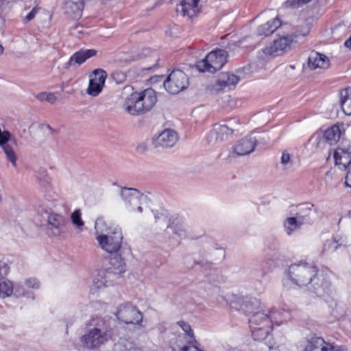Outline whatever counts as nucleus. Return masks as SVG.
Here are the masks:
<instances>
[{"label": "nucleus", "instance_id": "f257e3e1", "mask_svg": "<svg viewBox=\"0 0 351 351\" xmlns=\"http://www.w3.org/2000/svg\"><path fill=\"white\" fill-rule=\"evenodd\" d=\"M227 58L228 52L226 50H214L210 52L205 58L198 61L196 68L200 72L215 73L225 64Z\"/></svg>", "mask_w": 351, "mask_h": 351}, {"label": "nucleus", "instance_id": "f03ea898", "mask_svg": "<svg viewBox=\"0 0 351 351\" xmlns=\"http://www.w3.org/2000/svg\"><path fill=\"white\" fill-rule=\"evenodd\" d=\"M317 269L312 265L300 262L289 267V275L293 282L300 286L306 285L317 275Z\"/></svg>", "mask_w": 351, "mask_h": 351}, {"label": "nucleus", "instance_id": "7ed1b4c3", "mask_svg": "<svg viewBox=\"0 0 351 351\" xmlns=\"http://www.w3.org/2000/svg\"><path fill=\"white\" fill-rule=\"evenodd\" d=\"M295 41L291 34L278 35V37L270 45L263 49L262 58L269 59L282 55L291 49Z\"/></svg>", "mask_w": 351, "mask_h": 351}, {"label": "nucleus", "instance_id": "20e7f679", "mask_svg": "<svg viewBox=\"0 0 351 351\" xmlns=\"http://www.w3.org/2000/svg\"><path fill=\"white\" fill-rule=\"evenodd\" d=\"M101 224L97 222L95 223L96 232L98 234L97 240L103 250L108 253L117 252L121 245L122 235L119 231H112L107 234H99V228Z\"/></svg>", "mask_w": 351, "mask_h": 351}, {"label": "nucleus", "instance_id": "39448f33", "mask_svg": "<svg viewBox=\"0 0 351 351\" xmlns=\"http://www.w3.org/2000/svg\"><path fill=\"white\" fill-rule=\"evenodd\" d=\"M110 337V330H104L100 328H93L81 337V341L83 347L93 350L106 343Z\"/></svg>", "mask_w": 351, "mask_h": 351}, {"label": "nucleus", "instance_id": "423d86ee", "mask_svg": "<svg viewBox=\"0 0 351 351\" xmlns=\"http://www.w3.org/2000/svg\"><path fill=\"white\" fill-rule=\"evenodd\" d=\"M189 78L181 70H174L164 82L165 90L171 94H177L189 86Z\"/></svg>", "mask_w": 351, "mask_h": 351}, {"label": "nucleus", "instance_id": "0eeeda50", "mask_svg": "<svg viewBox=\"0 0 351 351\" xmlns=\"http://www.w3.org/2000/svg\"><path fill=\"white\" fill-rule=\"evenodd\" d=\"M117 318L125 324H138L143 320L142 313L130 304H121L115 313Z\"/></svg>", "mask_w": 351, "mask_h": 351}, {"label": "nucleus", "instance_id": "6e6552de", "mask_svg": "<svg viewBox=\"0 0 351 351\" xmlns=\"http://www.w3.org/2000/svg\"><path fill=\"white\" fill-rule=\"evenodd\" d=\"M86 94L91 97L98 96L102 91L107 77L106 72L101 69H95L89 75Z\"/></svg>", "mask_w": 351, "mask_h": 351}, {"label": "nucleus", "instance_id": "1a4fd4ad", "mask_svg": "<svg viewBox=\"0 0 351 351\" xmlns=\"http://www.w3.org/2000/svg\"><path fill=\"white\" fill-rule=\"evenodd\" d=\"M260 302L254 300V301L246 302L243 305V309L248 314H252L249 322L253 320L256 321L258 328H263L265 323L269 322L271 325V320L267 317L265 311L259 310Z\"/></svg>", "mask_w": 351, "mask_h": 351}, {"label": "nucleus", "instance_id": "9d476101", "mask_svg": "<svg viewBox=\"0 0 351 351\" xmlns=\"http://www.w3.org/2000/svg\"><path fill=\"white\" fill-rule=\"evenodd\" d=\"M200 0H181L177 5L176 12L182 17L192 20L200 13Z\"/></svg>", "mask_w": 351, "mask_h": 351}, {"label": "nucleus", "instance_id": "9b49d317", "mask_svg": "<svg viewBox=\"0 0 351 351\" xmlns=\"http://www.w3.org/2000/svg\"><path fill=\"white\" fill-rule=\"evenodd\" d=\"M84 8V0H65L63 5V14L71 21H77L82 16Z\"/></svg>", "mask_w": 351, "mask_h": 351}, {"label": "nucleus", "instance_id": "f8f14e48", "mask_svg": "<svg viewBox=\"0 0 351 351\" xmlns=\"http://www.w3.org/2000/svg\"><path fill=\"white\" fill-rule=\"evenodd\" d=\"M304 351H347V349L344 346L326 342L322 337H314L307 341Z\"/></svg>", "mask_w": 351, "mask_h": 351}, {"label": "nucleus", "instance_id": "ddd939ff", "mask_svg": "<svg viewBox=\"0 0 351 351\" xmlns=\"http://www.w3.org/2000/svg\"><path fill=\"white\" fill-rule=\"evenodd\" d=\"M333 157L335 166L342 171L351 166V146L341 145L337 147L334 152Z\"/></svg>", "mask_w": 351, "mask_h": 351}, {"label": "nucleus", "instance_id": "4468645a", "mask_svg": "<svg viewBox=\"0 0 351 351\" xmlns=\"http://www.w3.org/2000/svg\"><path fill=\"white\" fill-rule=\"evenodd\" d=\"M329 66L330 60L326 55L312 51L308 55L306 64L304 66V68L313 71L316 69L325 70Z\"/></svg>", "mask_w": 351, "mask_h": 351}, {"label": "nucleus", "instance_id": "2eb2a0df", "mask_svg": "<svg viewBox=\"0 0 351 351\" xmlns=\"http://www.w3.org/2000/svg\"><path fill=\"white\" fill-rule=\"evenodd\" d=\"M143 114L150 110L157 101V96L152 88H147L143 91L136 92Z\"/></svg>", "mask_w": 351, "mask_h": 351}, {"label": "nucleus", "instance_id": "dca6fc26", "mask_svg": "<svg viewBox=\"0 0 351 351\" xmlns=\"http://www.w3.org/2000/svg\"><path fill=\"white\" fill-rule=\"evenodd\" d=\"M64 226V219L62 216L51 213L48 216L47 231L50 235L58 237L63 232L62 228Z\"/></svg>", "mask_w": 351, "mask_h": 351}, {"label": "nucleus", "instance_id": "f3484780", "mask_svg": "<svg viewBox=\"0 0 351 351\" xmlns=\"http://www.w3.org/2000/svg\"><path fill=\"white\" fill-rule=\"evenodd\" d=\"M178 141L177 134L171 130H165L153 139L156 147H172Z\"/></svg>", "mask_w": 351, "mask_h": 351}, {"label": "nucleus", "instance_id": "a211bd4d", "mask_svg": "<svg viewBox=\"0 0 351 351\" xmlns=\"http://www.w3.org/2000/svg\"><path fill=\"white\" fill-rule=\"evenodd\" d=\"M97 51L95 49L80 50L73 53L69 61L65 64L64 68L69 69L73 65H81L86 60L97 55Z\"/></svg>", "mask_w": 351, "mask_h": 351}, {"label": "nucleus", "instance_id": "6ab92c4d", "mask_svg": "<svg viewBox=\"0 0 351 351\" xmlns=\"http://www.w3.org/2000/svg\"><path fill=\"white\" fill-rule=\"evenodd\" d=\"M239 81V77L230 73H222L220 74L217 82L213 86L212 91L217 92L225 87L235 86Z\"/></svg>", "mask_w": 351, "mask_h": 351}, {"label": "nucleus", "instance_id": "aec40b11", "mask_svg": "<svg viewBox=\"0 0 351 351\" xmlns=\"http://www.w3.org/2000/svg\"><path fill=\"white\" fill-rule=\"evenodd\" d=\"M265 325L263 328H258L256 321L253 320L250 322V328L252 337L255 341H262L269 337V333L272 329L269 322L265 323Z\"/></svg>", "mask_w": 351, "mask_h": 351}, {"label": "nucleus", "instance_id": "412c9836", "mask_svg": "<svg viewBox=\"0 0 351 351\" xmlns=\"http://www.w3.org/2000/svg\"><path fill=\"white\" fill-rule=\"evenodd\" d=\"M123 106L124 110L132 115L143 114L136 92L125 99Z\"/></svg>", "mask_w": 351, "mask_h": 351}, {"label": "nucleus", "instance_id": "4be33fe9", "mask_svg": "<svg viewBox=\"0 0 351 351\" xmlns=\"http://www.w3.org/2000/svg\"><path fill=\"white\" fill-rule=\"evenodd\" d=\"M282 25L278 17L272 19L260 25L257 28V33L259 36H267L273 34Z\"/></svg>", "mask_w": 351, "mask_h": 351}, {"label": "nucleus", "instance_id": "5701e85b", "mask_svg": "<svg viewBox=\"0 0 351 351\" xmlns=\"http://www.w3.org/2000/svg\"><path fill=\"white\" fill-rule=\"evenodd\" d=\"M256 142L254 138H245L241 139L234 147V152L238 156L250 154L255 148Z\"/></svg>", "mask_w": 351, "mask_h": 351}, {"label": "nucleus", "instance_id": "b1692460", "mask_svg": "<svg viewBox=\"0 0 351 351\" xmlns=\"http://www.w3.org/2000/svg\"><path fill=\"white\" fill-rule=\"evenodd\" d=\"M106 278V271L104 270L98 271L97 274L93 276V282L90 286V292L92 294H99L101 290L107 287Z\"/></svg>", "mask_w": 351, "mask_h": 351}, {"label": "nucleus", "instance_id": "393cba45", "mask_svg": "<svg viewBox=\"0 0 351 351\" xmlns=\"http://www.w3.org/2000/svg\"><path fill=\"white\" fill-rule=\"evenodd\" d=\"M122 199L130 204H141V195L134 189L123 188L121 191Z\"/></svg>", "mask_w": 351, "mask_h": 351}, {"label": "nucleus", "instance_id": "a878e982", "mask_svg": "<svg viewBox=\"0 0 351 351\" xmlns=\"http://www.w3.org/2000/svg\"><path fill=\"white\" fill-rule=\"evenodd\" d=\"M339 104L346 115H351V88H346L339 92Z\"/></svg>", "mask_w": 351, "mask_h": 351}, {"label": "nucleus", "instance_id": "bb28decb", "mask_svg": "<svg viewBox=\"0 0 351 351\" xmlns=\"http://www.w3.org/2000/svg\"><path fill=\"white\" fill-rule=\"evenodd\" d=\"M110 267L109 272L114 274H121L125 270V265L123 258L119 256H114L110 259Z\"/></svg>", "mask_w": 351, "mask_h": 351}, {"label": "nucleus", "instance_id": "cd10ccee", "mask_svg": "<svg viewBox=\"0 0 351 351\" xmlns=\"http://www.w3.org/2000/svg\"><path fill=\"white\" fill-rule=\"evenodd\" d=\"M267 317L271 320V325L276 324L280 325L284 322L282 319V315L284 313L283 309H278L276 308H271L269 310L265 311Z\"/></svg>", "mask_w": 351, "mask_h": 351}, {"label": "nucleus", "instance_id": "c85d7f7f", "mask_svg": "<svg viewBox=\"0 0 351 351\" xmlns=\"http://www.w3.org/2000/svg\"><path fill=\"white\" fill-rule=\"evenodd\" d=\"M341 130L337 125H332L328 128L324 132L325 139L330 144L335 143L339 141L341 137Z\"/></svg>", "mask_w": 351, "mask_h": 351}, {"label": "nucleus", "instance_id": "c756f323", "mask_svg": "<svg viewBox=\"0 0 351 351\" xmlns=\"http://www.w3.org/2000/svg\"><path fill=\"white\" fill-rule=\"evenodd\" d=\"M12 283L9 280H0V298H5L12 295Z\"/></svg>", "mask_w": 351, "mask_h": 351}, {"label": "nucleus", "instance_id": "7c9ffc66", "mask_svg": "<svg viewBox=\"0 0 351 351\" xmlns=\"http://www.w3.org/2000/svg\"><path fill=\"white\" fill-rule=\"evenodd\" d=\"M2 149L6 156L7 160H9L14 167H16L17 155L13 147L10 145H8L2 147Z\"/></svg>", "mask_w": 351, "mask_h": 351}, {"label": "nucleus", "instance_id": "2f4dec72", "mask_svg": "<svg viewBox=\"0 0 351 351\" xmlns=\"http://www.w3.org/2000/svg\"><path fill=\"white\" fill-rule=\"evenodd\" d=\"M170 228H172L176 234L182 236L185 232L183 220L179 218L173 219L170 223Z\"/></svg>", "mask_w": 351, "mask_h": 351}, {"label": "nucleus", "instance_id": "473e14b6", "mask_svg": "<svg viewBox=\"0 0 351 351\" xmlns=\"http://www.w3.org/2000/svg\"><path fill=\"white\" fill-rule=\"evenodd\" d=\"M310 25L305 23H302V24L300 25L296 29V31L291 34L294 40L300 37H305L307 36L310 32Z\"/></svg>", "mask_w": 351, "mask_h": 351}, {"label": "nucleus", "instance_id": "72a5a7b5", "mask_svg": "<svg viewBox=\"0 0 351 351\" xmlns=\"http://www.w3.org/2000/svg\"><path fill=\"white\" fill-rule=\"evenodd\" d=\"M36 97L40 101H46L51 104H55L58 99V97L53 93L42 92L38 93Z\"/></svg>", "mask_w": 351, "mask_h": 351}, {"label": "nucleus", "instance_id": "f704fd0d", "mask_svg": "<svg viewBox=\"0 0 351 351\" xmlns=\"http://www.w3.org/2000/svg\"><path fill=\"white\" fill-rule=\"evenodd\" d=\"M301 225L295 217H289L285 221V226L288 230V234H291L292 231L300 227Z\"/></svg>", "mask_w": 351, "mask_h": 351}, {"label": "nucleus", "instance_id": "c9c22d12", "mask_svg": "<svg viewBox=\"0 0 351 351\" xmlns=\"http://www.w3.org/2000/svg\"><path fill=\"white\" fill-rule=\"evenodd\" d=\"M90 324L94 326V328H100L104 330H110L108 329V322L102 317H95L90 321Z\"/></svg>", "mask_w": 351, "mask_h": 351}, {"label": "nucleus", "instance_id": "e433bc0d", "mask_svg": "<svg viewBox=\"0 0 351 351\" xmlns=\"http://www.w3.org/2000/svg\"><path fill=\"white\" fill-rule=\"evenodd\" d=\"M178 325L184 330L186 335H188L192 340L195 341L193 330L188 323L184 321H180L178 322Z\"/></svg>", "mask_w": 351, "mask_h": 351}, {"label": "nucleus", "instance_id": "4c0bfd02", "mask_svg": "<svg viewBox=\"0 0 351 351\" xmlns=\"http://www.w3.org/2000/svg\"><path fill=\"white\" fill-rule=\"evenodd\" d=\"M72 223L77 228L84 226V221L81 218V212L80 210H75L71 215Z\"/></svg>", "mask_w": 351, "mask_h": 351}, {"label": "nucleus", "instance_id": "58836bf2", "mask_svg": "<svg viewBox=\"0 0 351 351\" xmlns=\"http://www.w3.org/2000/svg\"><path fill=\"white\" fill-rule=\"evenodd\" d=\"M10 136H11V134L8 131H7V130L2 131L0 129V146L1 147L8 145V144H7V143L10 140Z\"/></svg>", "mask_w": 351, "mask_h": 351}, {"label": "nucleus", "instance_id": "ea45409f", "mask_svg": "<svg viewBox=\"0 0 351 351\" xmlns=\"http://www.w3.org/2000/svg\"><path fill=\"white\" fill-rule=\"evenodd\" d=\"M145 198L141 196V204H130V210L134 215H138L143 212V202Z\"/></svg>", "mask_w": 351, "mask_h": 351}, {"label": "nucleus", "instance_id": "a19ab883", "mask_svg": "<svg viewBox=\"0 0 351 351\" xmlns=\"http://www.w3.org/2000/svg\"><path fill=\"white\" fill-rule=\"evenodd\" d=\"M217 132L221 135V137L224 135L231 134L233 132V129L230 128L226 125H219L216 128Z\"/></svg>", "mask_w": 351, "mask_h": 351}, {"label": "nucleus", "instance_id": "79ce46f5", "mask_svg": "<svg viewBox=\"0 0 351 351\" xmlns=\"http://www.w3.org/2000/svg\"><path fill=\"white\" fill-rule=\"evenodd\" d=\"M281 164L287 167V166L291 163V155L287 152L284 151L282 154Z\"/></svg>", "mask_w": 351, "mask_h": 351}, {"label": "nucleus", "instance_id": "37998d69", "mask_svg": "<svg viewBox=\"0 0 351 351\" xmlns=\"http://www.w3.org/2000/svg\"><path fill=\"white\" fill-rule=\"evenodd\" d=\"M311 0H289L287 3L291 7H298L310 2Z\"/></svg>", "mask_w": 351, "mask_h": 351}, {"label": "nucleus", "instance_id": "c03bdc74", "mask_svg": "<svg viewBox=\"0 0 351 351\" xmlns=\"http://www.w3.org/2000/svg\"><path fill=\"white\" fill-rule=\"evenodd\" d=\"M38 10H39V8L37 7L34 8L32 10V11L25 16L24 21L25 22H29V21H32L35 17Z\"/></svg>", "mask_w": 351, "mask_h": 351}, {"label": "nucleus", "instance_id": "a18cd8bd", "mask_svg": "<svg viewBox=\"0 0 351 351\" xmlns=\"http://www.w3.org/2000/svg\"><path fill=\"white\" fill-rule=\"evenodd\" d=\"M25 284L30 288H38V282L35 278H29L25 281Z\"/></svg>", "mask_w": 351, "mask_h": 351}, {"label": "nucleus", "instance_id": "49530a36", "mask_svg": "<svg viewBox=\"0 0 351 351\" xmlns=\"http://www.w3.org/2000/svg\"><path fill=\"white\" fill-rule=\"evenodd\" d=\"M347 173L346 176V184L347 186L351 187V166L346 169Z\"/></svg>", "mask_w": 351, "mask_h": 351}, {"label": "nucleus", "instance_id": "de8ad7c7", "mask_svg": "<svg viewBox=\"0 0 351 351\" xmlns=\"http://www.w3.org/2000/svg\"><path fill=\"white\" fill-rule=\"evenodd\" d=\"M10 1L8 0H0V10L3 11L7 8Z\"/></svg>", "mask_w": 351, "mask_h": 351}, {"label": "nucleus", "instance_id": "09e8293b", "mask_svg": "<svg viewBox=\"0 0 351 351\" xmlns=\"http://www.w3.org/2000/svg\"><path fill=\"white\" fill-rule=\"evenodd\" d=\"M345 45L351 49V37L345 42Z\"/></svg>", "mask_w": 351, "mask_h": 351}, {"label": "nucleus", "instance_id": "8fccbe9b", "mask_svg": "<svg viewBox=\"0 0 351 351\" xmlns=\"http://www.w3.org/2000/svg\"><path fill=\"white\" fill-rule=\"evenodd\" d=\"M3 53V47L0 44V55H1Z\"/></svg>", "mask_w": 351, "mask_h": 351}, {"label": "nucleus", "instance_id": "3c124183", "mask_svg": "<svg viewBox=\"0 0 351 351\" xmlns=\"http://www.w3.org/2000/svg\"><path fill=\"white\" fill-rule=\"evenodd\" d=\"M289 68H290L291 69H295V66H293V65H290V66H289Z\"/></svg>", "mask_w": 351, "mask_h": 351}]
</instances>
